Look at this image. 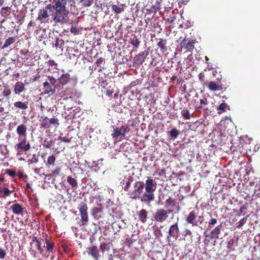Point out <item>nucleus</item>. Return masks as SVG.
<instances>
[{
    "label": "nucleus",
    "instance_id": "2",
    "mask_svg": "<svg viewBox=\"0 0 260 260\" xmlns=\"http://www.w3.org/2000/svg\"><path fill=\"white\" fill-rule=\"evenodd\" d=\"M56 80L55 78L49 77L48 81H46L43 83V93L52 94L55 92L56 89L58 90V85L56 84Z\"/></svg>",
    "mask_w": 260,
    "mask_h": 260
},
{
    "label": "nucleus",
    "instance_id": "24",
    "mask_svg": "<svg viewBox=\"0 0 260 260\" xmlns=\"http://www.w3.org/2000/svg\"><path fill=\"white\" fill-rule=\"evenodd\" d=\"M25 89V85L21 82H17L15 86L14 91L15 94H19Z\"/></svg>",
    "mask_w": 260,
    "mask_h": 260
},
{
    "label": "nucleus",
    "instance_id": "29",
    "mask_svg": "<svg viewBox=\"0 0 260 260\" xmlns=\"http://www.w3.org/2000/svg\"><path fill=\"white\" fill-rule=\"evenodd\" d=\"M166 44L167 41L166 40H163L162 39H158L157 46L158 48H159L160 51L162 53L167 50Z\"/></svg>",
    "mask_w": 260,
    "mask_h": 260
},
{
    "label": "nucleus",
    "instance_id": "56",
    "mask_svg": "<svg viewBox=\"0 0 260 260\" xmlns=\"http://www.w3.org/2000/svg\"><path fill=\"white\" fill-rule=\"evenodd\" d=\"M46 63L49 67H57L58 65L53 60L51 59L49 60Z\"/></svg>",
    "mask_w": 260,
    "mask_h": 260
},
{
    "label": "nucleus",
    "instance_id": "45",
    "mask_svg": "<svg viewBox=\"0 0 260 260\" xmlns=\"http://www.w3.org/2000/svg\"><path fill=\"white\" fill-rule=\"evenodd\" d=\"M3 190V191L2 194H0L1 198H5L7 196H9L12 192V191L10 190L8 188H4Z\"/></svg>",
    "mask_w": 260,
    "mask_h": 260
},
{
    "label": "nucleus",
    "instance_id": "43",
    "mask_svg": "<svg viewBox=\"0 0 260 260\" xmlns=\"http://www.w3.org/2000/svg\"><path fill=\"white\" fill-rule=\"evenodd\" d=\"M247 221V217H243L238 223H236V227L237 229H240Z\"/></svg>",
    "mask_w": 260,
    "mask_h": 260
},
{
    "label": "nucleus",
    "instance_id": "25",
    "mask_svg": "<svg viewBox=\"0 0 260 260\" xmlns=\"http://www.w3.org/2000/svg\"><path fill=\"white\" fill-rule=\"evenodd\" d=\"M32 241L33 243H36V246L39 252L40 253L43 254L44 250L42 246L41 240L38 239L37 237H34L32 238Z\"/></svg>",
    "mask_w": 260,
    "mask_h": 260
},
{
    "label": "nucleus",
    "instance_id": "30",
    "mask_svg": "<svg viewBox=\"0 0 260 260\" xmlns=\"http://www.w3.org/2000/svg\"><path fill=\"white\" fill-rule=\"evenodd\" d=\"M67 182L71 186L72 188L76 189L78 186L77 181L71 176H68Z\"/></svg>",
    "mask_w": 260,
    "mask_h": 260
},
{
    "label": "nucleus",
    "instance_id": "41",
    "mask_svg": "<svg viewBox=\"0 0 260 260\" xmlns=\"http://www.w3.org/2000/svg\"><path fill=\"white\" fill-rule=\"evenodd\" d=\"M180 132L176 128H172L170 132V135L172 138H176L179 135Z\"/></svg>",
    "mask_w": 260,
    "mask_h": 260
},
{
    "label": "nucleus",
    "instance_id": "40",
    "mask_svg": "<svg viewBox=\"0 0 260 260\" xmlns=\"http://www.w3.org/2000/svg\"><path fill=\"white\" fill-rule=\"evenodd\" d=\"M0 152L3 155L8 154L9 152V150L7 148V146L6 145L1 144Z\"/></svg>",
    "mask_w": 260,
    "mask_h": 260
},
{
    "label": "nucleus",
    "instance_id": "3",
    "mask_svg": "<svg viewBox=\"0 0 260 260\" xmlns=\"http://www.w3.org/2000/svg\"><path fill=\"white\" fill-rule=\"evenodd\" d=\"M130 131V128L128 125L124 124L120 127L114 128L113 133L111 134L112 138L117 140L120 137V140L123 139L127 133Z\"/></svg>",
    "mask_w": 260,
    "mask_h": 260
},
{
    "label": "nucleus",
    "instance_id": "9",
    "mask_svg": "<svg viewBox=\"0 0 260 260\" xmlns=\"http://www.w3.org/2000/svg\"><path fill=\"white\" fill-rule=\"evenodd\" d=\"M168 233V239L169 237H173L175 240L179 238V237L180 236V231L178 222H176V223L170 226L169 229Z\"/></svg>",
    "mask_w": 260,
    "mask_h": 260
},
{
    "label": "nucleus",
    "instance_id": "11",
    "mask_svg": "<svg viewBox=\"0 0 260 260\" xmlns=\"http://www.w3.org/2000/svg\"><path fill=\"white\" fill-rule=\"evenodd\" d=\"M59 125L58 120L57 118H52L49 119L47 117H45L41 124V128H48L51 124Z\"/></svg>",
    "mask_w": 260,
    "mask_h": 260
},
{
    "label": "nucleus",
    "instance_id": "7",
    "mask_svg": "<svg viewBox=\"0 0 260 260\" xmlns=\"http://www.w3.org/2000/svg\"><path fill=\"white\" fill-rule=\"evenodd\" d=\"M15 149L17 150V155L22 154L21 151L27 152L31 148V145L29 141H27L26 138L21 140L15 146Z\"/></svg>",
    "mask_w": 260,
    "mask_h": 260
},
{
    "label": "nucleus",
    "instance_id": "31",
    "mask_svg": "<svg viewBox=\"0 0 260 260\" xmlns=\"http://www.w3.org/2000/svg\"><path fill=\"white\" fill-rule=\"evenodd\" d=\"M228 108L229 110L230 109L229 106H228V104L225 103H221L219 106L216 108L217 113L218 114H220L222 113H224L226 111V109Z\"/></svg>",
    "mask_w": 260,
    "mask_h": 260
},
{
    "label": "nucleus",
    "instance_id": "55",
    "mask_svg": "<svg viewBox=\"0 0 260 260\" xmlns=\"http://www.w3.org/2000/svg\"><path fill=\"white\" fill-rule=\"evenodd\" d=\"M70 31L72 34L76 35L78 33L79 29L76 26H73L71 27Z\"/></svg>",
    "mask_w": 260,
    "mask_h": 260
},
{
    "label": "nucleus",
    "instance_id": "50",
    "mask_svg": "<svg viewBox=\"0 0 260 260\" xmlns=\"http://www.w3.org/2000/svg\"><path fill=\"white\" fill-rule=\"evenodd\" d=\"M246 209V207L244 205H243L240 207L239 211L237 213H236V215L237 216H240L242 215H244L245 214L243 213V211L244 210Z\"/></svg>",
    "mask_w": 260,
    "mask_h": 260
},
{
    "label": "nucleus",
    "instance_id": "21",
    "mask_svg": "<svg viewBox=\"0 0 260 260\" xmlns=\"http://www.w3.org/2000/svg\"><path fill=\"white\" fill-rule=\"evenodd\" d=\"M222 229V225H220L216 226L211 232L209 235L210 239H217L219 238V235L220 234V232Z\"/></svg>",
    "mask_w": 260,
    "mask_h": 260
},
{
    "label": "nucleus",
    "instance_id": "32",
    "mask_svg": "<svg viewBox=\"0 0 260 260\" xmlns=\"http://www.w3.org/2000/svg\"><path fill=\"white\" fill-rule=\"evenodd\" d=\"M11 10V7H3L1 9V11H0L1 16L4 17H6L10 13Z\"/></svg>",
    "mask_w": 260,
    "mask_h": 260
},
{
    "label": "nucleus",
    "instance_id": "27",
    "mask_svg": "<svg viewBox=\"0 0 260 260\" xmlns=\"http://www.w3.org/2000/svg\"><path fill=\"white\" fill-rule=\"evenodd\" d=\"M28 102L27 101H25L24 102L18 101L16 102L14 104V106L15 108L22 109V110H26L28 108Z\"/></svg>",
    "mask_w": 260,
    "mask_h": 260
},
{
    "label": "nucleus",
    "instance_id": "19",
    "mask_svg": "<svg viewBox=\"0 0 260 260\" xmlns=\"http://www.w3.org/2000/svg\"><path fill=\"white\" fill-rule=\"evenodd\" d=\"M254 182H250L249 183V187L248 188L249 186L246 187V190H247L246 193L248 196H257L259 194V191H258V190H256L255 188H253V187H254Z\"/></svg>",
    "mask_w": 260,
    "mask_h": 260
},
{
    "label": "nucleus",
    "instance_id": "64",
    "mask_svg": "<svg viewBox=\"0 0 260 260\" xmlns=\"http://www.w3.org/2000/svg\"><path fill=\"white\" fill-rule=\"evenodd\" d=\"M185 235H188V236H191V237L192 236V232L189 230L186 229L185 231Z\"/></svg>",
    "mask_w": 260,
    "mask_h": 260
},
{
    "label": "nucleus",
    "instance_id": "39",
    "mask_svg": "<svg viewBox=\"0 0 260 260\" xmlns=\"http://www.w3.org/2000/svg\"><path fill=\"white\" fill-rule=\"evenodd\" d=\"M235 240L234 239H231L228 242V244L226 246L227 249L229 251L231 250L234 251V249L233 248V246H234Z\"/></svg>",
    "mask_w": 260,
    "mask_h": 260
},
{
    "label": "nucleus",
    "instance_id": "35",
    "mask_svg": "<svg viewBox=\"0 0 260 260\" xmlns=\"http://www.w3.org/2000/svg\"><path fill=\"white\" fill-rule=\"evenodd\" d=\"M56 161V157L54 155H50L48 157L47 160L46 162V165L48 167L50 166H54Z\"/></svg>",
    "mask_w": 260,
    "mask_h": 260
},
{
    "label": "nucleus",
    "instance_id": "46",
    "mask_svg": "<svg viewBox=\"0 0 260 260\" xmlns=\"http://www.w3.org/2000/svg\"><path fill=\"white\" fill-rule=\"evenodd\" d=\"M199 80L201 82L203 85L207 84L205 79V74L204 73H200L199 75Z\"/></svg>",
    "mask_w": 260,
    "mask_h": 260
},
{
    "label": "nucleus",
    "instance_id": "63",
    "mask_svg": "<svg viewBox=\"0 0 260 260\" xmlns=\"http://www.w3.org/2000/svg\"><path fill=\"white\" fill-rule=\"evenodd\" d=\"M20 53L21 55H27L28 53V50H21L20 51Z\"/></svg>",
    "mask_w": 260,
    "mask_h": 260
},
{
    "label": "nucleus",
    "instance_id": "23",
    "mask_svg": "<svg viewBox=\"0 0 260 260\" xmlns=\"http://www.w3.org/2000/svg\"><path fill=\"white\" fill-rule=\"evenodd\" d=\"M11 209L13 213L16 215L20 214H22L23 211V208L21 205L18 203H15L11 206Z\"/></svg>",
    "mask_w": 260,
    "mask_h": 260
},
{
    "label": "nucleus",
    "instance_id": "59",
    "mask_svg": "<svg viewBox=\"0 0 260 260\" xmlns=\"http://www.w3.org/2000/svg\"><path fill=\"white\" fill-rule=\"evenodd\" d=\"M6 252L4 249L0 248V258L4 259L6 257Z\"/></svg>",
    "mask_w": 260,
    "mask_h": 260
},
{
    "label": "nucleus",
    "instance_id": "38",
    "mask_svg": "<svg viewBox=\"0 0 260 260\" xmlns=\"http://www.w3.org/2000/svg\"><path fill=\"white\" fill-rule=\"evenodd\" d=\"M208 101L206 98H203L200 100V104L196 105V109H202L203 107L207 105Z\"/></svg>",
    "mask_w": 260,
    "mask_h": 260
},
{
    "label": "nucleus",
    "instance_id": "51",
    "mask_svg": "<svg viewBox=\"0 0 260 260\" xmlns=\"http://www.w3.org/2000/svg\"><path fill=\"white\" fill-rule=\"evenodd\" d=\"M58 140L65 143H70L71 141V138L68 137H59Z\"/></svg>",
    "mask_w": 260,
    "mask_h": 260
},
{
    "label": "nucleus",
    "instance_id": "26",
    "mask_svg": "<svg viewBox=\"0 0 260 260\" xmlns=\"http://www.w3.org/2000/svg\"><path fill=\"white\" fill-rule=\"evenodd\" d=\"M103 211V208L102 207H94L92 209L91 214L96 219H99L101 217V215L100 214Z\"/></svg>",
    "mask_w": 260,
    "mask_h": 260
},
{
    "label": "nucleus",
    "instance_id": "14",
    "mask_svg": "<svg viewBox=\"0 0 260 260\" xmlns=\"http://www.w3.org/2000/svg\"><path fill=\"white\" fill-rule=\"evenodd\" d=\"M197 218V214L195 211L190 212L188 215L185 218V221L188 223L191 224L192 226H197L198 225L197 222L196 220Z\"/></svg>",
    "mask_w": 260,
    "mask_h": 260
},
{
    "label": "nucleus",
    "instance_id": "60",
    "mask_svg": "<svg viewBox=\"0 0 260 260\" xmlns=\"http://www.w3.org/2000/svg\"><path fill=\"white\" fill-rule=\"evenodd\" d=\"M217 223V219L215 218H211L209 221L208 224L209 226L211 225H213Z\"/></svg>",
    "mask_w": 260,
    "mask_h": 260
},
{
    "label": "nucleus",
    "instance_id": "1",
    "mask_svg": "<svg viewBox=\"0 0 260 260\" xmlns=\"http://www.w3.org/2000/svg\"><path fill=\"white\" fill-rule=\"evenodd\" d=\"M73 0H54L52 4L39 10L37 20L41 23L53 22L54 25L62 24L70 12L75 10Z\"/></svg>",
    "mask_w": 260,
    "mask_h": 260
},
{
    "label": "nucleus",
    "instance_id": "42",
    "mask_svg": "<svg viewBox=\"0 0 260 260\" xmlns=\"http://www.w3.org/2000/svg\"><path fill=\"white\" fill-rule=\"evenodd\" d=\"M181 115L184 119H189L190 118L189 111L187 109H183L181 112Z\"/></svg>",
    "mask_w": 260,
    "mask_h": 260
},
{
    "label": "nucleus",
    "instance_id": "18",
    "mask_svg": "<svg viewBox=\"0 0 260 260\" xmlns=\"http://www.w3.org/2000/svg\"><path fill=\"white\" fill-rule=\"evenodd\" d=\"M141 201L144 203H150L154 200V193L145 192L140 197Z\"/></svg>",
    "mask_w": 260,
    "mask_h": 260
},
{
    "label": "nucleus",
    "instance_id": "4",
    "mask_svg": "<svg viewBox=\"0 0 260 260\" xmlns=\"http://www.w3.org/2000/svg\"><path fill=\"white\" fill-rule=\"evenodd\" d=\"M173 210L168 209H158L155 212L154 215V221L158 222H163L168 218V214L173 213Z\"/></svg>",
    "mask_w": 260,
    "mask_h": 260
},
{
    "label": "nucleus",
    "instance_id": "61",
    "mask_svg": "<svg viewBox=\"0 0 260 260\" xmlns=\"http://www.w3.org/2000/svg\"><path fill=\"white\" fill-rule=\"evenodd\" d=\"M103 58H99L96 60L95 64L97 65V66H100L103 63Z\"/></svg>",
    "mask_w": 260,
    "mask_h": 260
},
{
    "label": "nucleus",
    "instance_id": "57",
    "mask_svg": "<svg viewBox=\"0 0 260 260\" xmlns=\"http://www.w3.org/2000/svg\"><path fill=\"white\" fill-rule=\"evenodd\" d=\"M132 179H129L125 183V185L124 187V190L126 191H127L128 190V188L130 186V185L132 182Z\"/></svg>",
    "mask_w": 260,
    "mask_h": 260
},
{
    "label": "nucleus",
    "instance_id": "16",
    "mask_svg": "<svg viewBox=\"0 0 260 260\" xmlns=\"http://www.w3.org/2000/svg\"><path fill=\"white\" fill-rule=\"evenodd\" d=\"M87 252L95 260H99L100 255L99 254V250L96 246H93L87 248Z\"/></svg>",
    "mask_w": 260,
    "mask_h": 260
},
{
    "label": "nucleus",
    "instance_id": "37",
    "mask_svg": "<svg viewBox=\"0 0 260 260\" xmlns=\"http://www.w3.org/2000/svg\"><path fill=\"white\" fill-rule=\"evenodd\" d=\"M100 248L103 253L108 251L110 248V243H107L104 242H102L100 245Z\"/></svg>",
    "mask_w": 260,
    "mask_h": 260
},
{
    "label": "nucleus",
    "instance_id": "33",
    "mask_svg": "<svg viewBox=\"0 0 260 260\" xmlns=\"http://www.w3.org/2000/svg\"><path fill=\"white\" fill-rule=\"evenodd\" d=\"M176 206V201L171 197H169L166 201V207H174Z\"/></svg>",
    "mask_w": 260,
    "mask_h": 260
},
{
    "label": "nucleus",
    "instance_id": "17",
    "mask_svg": "<svg viewBox=\"0 0 260 260\" xmlns=\"http://www.w3.org/2000/svg\"><path fill=\"white\" fill-rule=\"evenodd\" d=\"M41 240L45 242V243L46 244V252H52L53 248L55 246L54 242L51 240H50L48 237L46 235L44 239H42Z\"/></svg>",
    "mask_w": 260,
    "mask_h": 260
},
{
    "label": "nucleus",
    "instance_id": "44",
    "mask_svg": "<svg viewBox=\"0 0 260 260\" xmlns=\"http://www.w3.org/2000/svg\"><path fill=\"white\" fill-rule=\"evenodd\" d=\"M53 144V141L52 140H48L47 139H45L44 140L43 142V145L45 148H50Z\"/></svg>",
    "mask_w": 260,
    "mask_h": 260
},
{
    "label": "nucleus",
    "instance_id": "8",
    "mask_svg": "<svg viewBox=\"0 0 260 260\" xmlns=\"http://www.w3.org/2000/svg\"><path fill=\"white\" fill-rule=\"evenodd\" d=\"M197 41L194 39L187 40L185 38L180 43L182 48L186 51H191L194 48V44Z\"/></svg>",
    "mask_w": 260,
    "mask_h": 260
},
{
    "label": "nucleus",
    "instance_id": "47",
    "mask_svg": "<svg viewBox=\"0 0 260 260\" xmlns=\"http://www.w3.org/2000/svg\"><path fill=\"white\" fill-rule=\"evenodd\" d=\"M27 161L28 164L37 163L39 161V159L36 157V155L34 154H33L32 157L28 159Z\"/></svg>",
    "mask_w": 260,
    "mask_h": 260
},
{
    "label": "nucleus",
    "instance_id": "13",
    "mask_svg": "<svg viewBox=\"0 0 260 260\" xmlns=\"http://www.w3.org/2000/svg\"><path fill=\"white\" fill-rule=\"evenodd\" d=\"M148 55V53L146 51L140 52L134 57L133 59L134 63L138 65L142 64Z\"/></svg>",
    "mask_w": 260,
    "mask_h": 260
},
{
    "label": "nucleus",
    "instance_id": "6",
    "mask_svg": "<svg viewBox=\"0 0 260 260\" xmlns=\"http://www.w3.org/2000/svg\"><path fill=\"white\" fill-rule=\"evenodd\" d=\"M145 184L143 181H136L134 185V191L129 194L133 199H137L140 198V194L143 192Z\"/></svg>",
    "mask_w": 260,
    "mask_h": 260
},
{
    "label": "nucleus",
    "instance_id": "5",
    "mask_svg": "<svg viewBox=\"0 0 260 260\" xmlns=\"http://www.w3.org/2000/svg\"><path fill=\"white\" fill-rule=\"evenodd\" d=\"M81 215V225L86 226L88 224L89 218L87 212L88 207L86 203L81 202L78 207Z\"/></svg>",
    "mask_w": 260,
    "mask_h": 260
},
{
    "label": "nucleus",
    "instance_id": "12",
    "mask_svg": "<svg viewBox=\"0 0 260 260\" xmlns=\"http://www.w3.org/2000/svg\"><path fill=\"white\" fill-rule=\"evenodd\" d=\"M71 79L70 75L68 73L63 74L60 77L58 78L59 84H57L58 87L57 92H59V90L63 89V86L66 85Z\"/></svg>",
    "mask_w": 260,
    "mask_h": 260
},
{
    "label": "nucleus",
    "instance_id": "15",
    "mask_svg": "<svg viewBox=\"0 0 260 260\" xmlns=\"http://www.w3.org/2000/svg\"><path fill=\"white\" fill-rule=\"evenodd\" d=\"M139 220L142 223H145L148 219V212L144 209L140 210L137 213Z\"/></svg>",
    "mask_w": 260,
    "mask_h": 260
},
{
    "label": "nucleus",
    "instance_id": "20",
    "mask_svg": "<svg viewBox=\"0 0 260 260\" xmlns=\"http://www.w3.org/2000/svg\"><path fill=\"white\" fill-rule=\"evenodd\" d=\"M208 88L213 91L220 90L222 89V85L219 82L210 81L208 83Z\"/></svg>",
    "mask_w": 260,
    "mask_h": 260
},
{
    "label": "nucleus",
    "instance_id": "28",
    "mask_svg": "<svg viewBox=\"0 0 260 260\" xmlns=\"http://www.w3.org/2000/svg\"><path fill=\"white\" fill-rule=\"evenodd\" d=\"M129 42L136 49L139 48L140 44V41L135 35H132V37L130 39Z\"/></svg>",
    "mask_w": 260,
    "mask_h": 260
},
{
    "label": "nucleus",
    "instance_id": "62",
    "mask_svg": "<svg viewBox=\"0 0 260 260\" xmlns=\"http://www.w3.org/2000/svg\"><path fill=\"white\" fill-rule=\"evenodd\" d=\"M165 175H166V170L164 168L160 169L158 173V175L159 176H161Z\"/></svg>",
    "mask_w": 260,
    "mask_h": 260
},
{
    "label": "nucleus",
    "instance_id": "36",
    "mask_svg": "<svg viewBox=\"0 0 260 260\" xmlns=\"http://www.w3.org/2000/svg\"><path fill=\"white\" fill-rule=\"evenodd\" d=\"M111 6L112 10L116 14L121 13L124 10L122 6H119L116 5H112Z\"/></svg>",
    "mask_w": 260,
    "mask_h": 260
},
{
    "label": "nucleus",
    "instance_id": "48",
    "mask_svg": "<svg viewBox=\"0 0 260 260\" xmlns=\"http://www.w3.org/2000/svg\"><path fill=\"white\" fill-rule=\"evenodd\" d=\"M60 172V168L59 167H56L53 171H52L51 176H58Z\"/></svg>",
    "mask_w": 260,
    "mask_h": 260
},
{
    "label": "nucleus",
    "instance_id": "49",
    "mask_svg": "<svg viewBox=\"0 0 260 260\" xmlns=\"http://www.w3.org/2000/svg\"><path fill=\"white\" fill-rule=\"evenodd\" d=\"M11 93V90L8 87H6L2 92V94L4 96H8Z\"/></svg>",
    "mask_w": 260,
    "mask_h": 260
},
{
    "label": "nucleus",
    "instance_id": "58",
    "mask_svg": "<svg viewBox=\"0 0 260 260\" xmlns=\"http://www.w3.org/2000/svg\"><path fill=\"white\" fill-rule=\"evenodd\" d=\"M154 235L156 238H159L162 236V233L160 229H157L154 231Z\"/></svg>",
    "mask_w": 260,
    "mask_h": 260
},
{
    "label": "nucleus",
    "instance_id": "34",
    "mask_svg": "<svg viewBox=\"0 0 260 260\" xmlns=\"http://www.w3.org/2000/svg\"><path fill=\"white\" fill-rule=\"evenodd\" d=\"M15 42V38L14 37H9L5 42L4 44L2 47V49H5L9 47Z\"/></svg>",
    "mask_w": 260,
    "mask_h": 260
},
{
    "label": "nucleus",
    "instance_id": "52",
    "mask_svg": "<svg viewBox=\"0 0 260 260\" xmlns=\"http://www.w3.org/2000/svg\"><path fill=\"white\" fill-rule=\"evenodd\" d=\"M6 172L7 174H8L10 176L12 177H14L16 176V172L14 171H13L11 169H7L6 170Z\"/></svg>",
    "mask_w": 260,
    "mask_h": 260
},
{
    "label": "nucleus",
    "instance_id": "10",
    "mask_svg": "<svg viewBox=\"0 0 260 260\" xmlns=\"http://www.w3.org/2000/svg\"><path fill=\"white\" fill-rule=\"evenodd\" d=\"M145 191L146 192L154 193L156 189L157 184L155 181L150 177H148L145 181Z\"/></svg>",
    "mask_w": 260,
    "mask_h": 260
},
{
    "label": "nucleus",
    "instance_id": "54",
    "mask_svg": "<svg viewBox=\"0 0 260 260\" xmlns=\"http://www.w3.org/2000/svg\"><path fill=\"white\" fill-rule=\"evenodd\" d=\"M134 240L132 238H127L125 240V243L126 245L131 246V245L134 243Z\"/></svg>",
    "mask_w": 260,
    "mask_h": 260
},
{
    "label": "nucleus",
    "instance_id": "53",
    "mask_svg": "<svg viewBox=\"0 0 260 260\" xmlns=\"http://www.w3.org/2000/svg\"><path fill=\"white\" fill-rule=\"evenodd\" d=\"M81 3L82 4V5L84 7H88L90 6L91 4V2L89 0H86V1H81Z\"/></svg>",
    "mask_w": 260,
    "mask_h": 260
},
{
    "label": "nucleus",
    "instance_id": "22",
    "mask_svg": "<svg viewBox=\"0 0 260 260\" xmlns=\"http://www.w3.org/2000/svg\"><path fill=\"white\" fill-rule=\"evenodd\" d=\"M16 132L20 137L26 138L27 135V127L23 124L19 125L16 129Z\"/></svg>",
    "mask_w": 260,
    "mask_h": 260
}]
</instances>
